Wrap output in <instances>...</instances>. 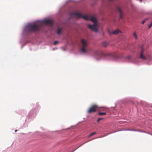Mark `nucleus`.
I'll return each instance as SVG.
<instances>
[{
	"label": "nucleus",
	"instance_id": "nucleus-1",
	"mask_svg": "<svg viewBox=\"0 0 152 152\" xmlns=\"http://www.w3.org/2000/svg\"><path fill=\"white\" fill-rule=\"evenodd\" d=\"M72 14L73 15L76 16L78 18H83L86 20H90L93 22V25H88V27L92 31L96 32H97V22L96 18L94 16L87 15H83L77 12H74Z\"/></svg>",
	"mask_w": 152,
	"mask_h": 152
},
{
	"label": "nucleus",
	"instance_id": "nucleus-2",
	"mask_svg": "<svg viewBox=\"0 0 152 152\" xmlns=\"http://www.w3.org/2000/svg\"><path fill=\"white\" fill-rule=\"evenodd\" d=\"M40 25H30L27 26V31L28 32H35L40 30Z\"/></svg>",
	"mask_w": 152,
	"mask_h": 152
},
{
	"label": "nucleus",
	"instance_id": "nucleus-3",
	"mask_svg": "<svg viewBox=\"0 0 152 152\" xmlns=\"http://www.w3.org/2000/svg\"><path fill=\"white\" fill-rule=\"evenodd\" d=\"M82 43V47L81 49V51L83 53H86L87 52V50L86 49L88 43L84 39H81Z\"/></svg>",
	"mask_w": 152,
	"mask_h": 152
},
{
	"label": "nucleus",
	"instance_id": "nucleus-4",
	"mask_svg": "<svg viewBox=\"0 0 152 152\" xmlns=\"http://www.w3.org/2000/svg\"><path fill=\"white\" fill-rule=\"evenodd\" d=\"M99 107L96 104L92 105L88 109V113H89L96 112L98 110Z\"/></svg>",
	"mask_w": 152,
	"mask_h": 152
},
{
	"label": "nucleus",
	"instance_id": "nucleus-5",
	"mask_svg": "<svg viewBox=\"0 0 152 152\" xmlns=\"http://www.w3.org/2000/svg\"><path fill=\"white\" fill-rule=\"evenodd\" d=\"M144 50V46L143 45H142L141 48V50L140 54V58L142 59L146 60L147 59L143 55Z\"/></svg>",
	"mask_w": 152,
	"mask_h": 152
},
{
	"label": "nucleus",
	"instance_id": "nucleus-6",
	"mask_svg": "<svg viewBox=\"0 0 152 152\" xmlns=\"http://www.w3.org/2000/svg\"><path fill=\"white\" fill-rule=\"evenodd\" d=\"M43 22L45 24H48L50 25H52L53 23V21L50 20H44L43 21Z\"/></svg>",
	"mask_w": 152,
	"mask_h": 152
},
{
	"label": "nucleus",
	"instance_id": "nucleus-7",
	"mask_svg": "<svg viewBox=\"0 0 152 152\" xmlns=\"http://www.w3.org/2000/svg\"><path fill=\"white\" fill-rule=\"evenodd\" d=\"M105 56H110L112 57L113 58H115L117 57L116 54L115 53H111L105 54Z\"/></svg>",
	"mask_w": 152,
	"mask_h": 152
},
{
	"label": "nucleus",
	"instance_id": "nucleus-8",
	"mask_svg": "<svg viewBox=\"0 0 152 152\" xmlns=\"http://www.w3.org/2000/svg\"><path fill=\"white\" fill-rule=\"evenodd\" d=\"M108 32L110 34H118L119 32H121V31L118 30H117L115 31H114L112 32H110V31H108Z\"/></svg>",
	"mask_w": 152,
	"mask_h": 152
},
{
	"label": "nucleus",
	"instance_id": "nucleus-9",
	"mask_svg": "<svg viewBox=\"0 0 152 152\" xmlns=\"http://www.w3.org/2000/svg\"><path fill=\"white\" fill-rule=\"evenodd\" d=\"M117 10L119 12L120 14V18H122V11L121 10V9L119 7H117Z\"/></svg>",
	"mask_w": 152,
	"mask_h": 152
},
{
	"label": "nucleus",
	"instance_id": "nucleus-10",
	"mask_svg": "<svg viewBox=\"0 0 152 152\" xmlns=\"http://www.w3.org/2000/svg\"><path fill=\"white\" fill-rule=\"evenodd\" d=\"M107 109L106 108L104 107H99L98 110L99 111H107Z\"/></svg>",
	"mask_w": 152,
	"mask_h": 152
},
{
	"label": "nucleus",
	"instance_id": "nucleus-11",
	"mask_svg": "<svg viewBox=\"0 0 152 152\" xmlns=\"http://www.w3.org/2000/svg\"><path fill=\"white\" fill-rule=\"evenodd\" d=\"M108 45V43L106 42H104L102 43V45L104 47H106Z\"/></svg>",
	"mask_w": 152,
	"mask_h": 152
},
{
	"label": "nucleus",
	"instance_id": "nucleus-12",
	"mask_svg": "<svg viewBox=\"0 0 152 152\" xmlns=\"http://www.w3.org/2000/svg\"><path fill=\"white\" fill-rule=\"evenodd\" d=\"M61 30H62L61 28H58L57 31V34L58 35L60 34H61Z\"/></svg>",
	"mask_w": 152,
	"mask_h": 152
},
{
	"label": "nucleus",
	"instance_id": "nucleus-13",
	"mask_svg": "<svg viewBox=\"0 0 152 152\" xmlns=\"http://www.w3.org/2000/svg\"><path fill=\"white\" fill-rule=\"evenodd\" d=\"M106 112H99L98 113V114L99 115H106Z\"/></svg>",
	"mask_w": 152,
	"mask_h": 152
},
{
	"label": "nucleus",
	"instance_id": "nucleus-14",
	"mask_svg": "<svg viewBox=\"0 0 152 152\" xmlns=\"http://www.w3.org/2000/svg\"><path fill=\"white\" fill-rule=\"evenodd\" d=\"M96 134V132H94L91 133L90 135H89L88 136V137L89 138L91 136H92L94 135V134Z\"/></svg>",
	"mask_w": 152,
	"mask_h": 152
},
{
	"label": "nucleus",
	"instance_id": "nucleus-15",
	"mask_svg": "<svg viewBox=\"0 0 152 152\" xmlns=\"http://www.w3.org/2000/svg\"><path fill=\"white\" fill-rule=\"evenodd\" d=\"M133 35L135 39H137V35L136 34V33L135 32L133 34Z\"/></svg>",
	"mask_w": 152,
	"mask_h": 152
},
{
	"label": "nucleus",
	"instance_id": "nucleus-16",
	"mask_svg": "<svg viewBox=\"0 0 152 152\" xmlns=\"http://www.w3.org/2000/svg\"><path fill=\"white\" fill-rule=\"evenodd\" d=\"M103 119V118H99L98 120H97V122H99L100 120Z\"/></svg>",
	"mask_w": 152,
	"mask_h": 152
},
{
	"label": "nucleus",
	"instance_id": "nucleus-17",
	"mask_svg": "<svg viewBox=\"0 0 152 152\" xmlns=\"http://www.w3.org/2000/svg\"><path fill=\"white\" fill-rule=\"evenodd\" d=\"M152 24H151V23L150 24H149L148 25V28H150L152 26Z\"/></svg>",
	"mask_w": 152,
	"mask_h": 152
},
{
	"label": "nucleus",
	"instance_id": "nucleus-18",
	"mask_svg": "<svg viewBox=\"0 0 152 152\" xmlns=\"http://www.w3.org/2000/svg\"><path fill=\"white\" fill-rule=\"evenodd\" d=\"M58 43V41H55L54 42L53 44L54 45H56Z\"/></svg>",
	"mask_w": 152,
	"mask_h": 152
},
{
	"label": "nucleus",
	"instance_id": "nucleus-19",
	"mask_svg": "<svg viewBox=\"0 0 152 152\" xmlns=\"http://www.w3.org/2000/svg\"><path fill=\"white\" fill-rule=\"evenodd\" d=\"M131 58V56H128L126 57V58L128 59H130Z\"/></svg>",
	"mask_w": 152,
	"mask_h": 152
},
{
	"label": "nucleus",
	"instance_id": "nucleus-20",
	"mask_svg": "<svg viewBox=\"0 0 152 152\" xmlns=\"http://www.w3.org/2000/svg\"><path fill=\"white\" fill-rule=\"evenodd\" d=\"M145 20L143 21L142 22V24H143L145 23Z\"/></svg>",
	"mask_w": 152,
	"mask_h": 152
},
{
	"label": "nucleus",
	"instance_id": "nucleus-21",
	"mask_svg": "<svg viewBox=\"0 0 152 152\" xmlns=\"http://www.w3.org/2000/svg\"><path fill=\"white\" fill-rule=\"evenodd\" d=\"M113 0H109L110 1H112Z\"/></svg>",
	"mask_w": 152,
	"mask_h": 152
},
{
	"label": "nucleus",
	"instance_id": "nucleus-22",
	"mask_svg": "<svg viewBox=\"0 0 152 152\" xmlns=\"http://www.w3.org/2000/svg\"><path fill=\"white\" fill-rule=\"evenodd\" d=\"M142 0H139L140 1H142Z\"/></svg>",
	"mask_w": 152,
	"mask_h": 152
},
{
	"label": "nucleus",
	"instance_id": "nucleus-23",
	"mask_svg": "<svg viewBox=\"0 0 152 152\" xmlns=\"http://www.w3.org/2000/svg\"><path fill=\"white\" fill-rule=\"evenodd\" d=\"M151 24H152V22L151 23Z\"/></svg>",
	"mask_w": 152,
	"mask_h": 152
}]
</instances>
